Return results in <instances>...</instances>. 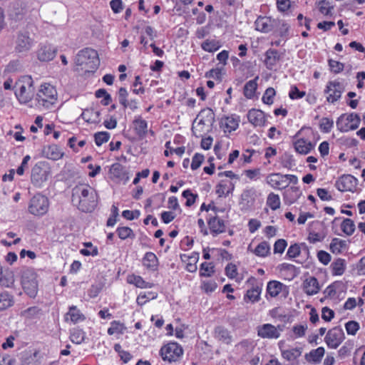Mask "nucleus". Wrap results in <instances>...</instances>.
<instances>
[{"label": "nucleus", "instance_id": "obj_1", "mask_svg": "<svg viewBox=\"0 0 365 365\" xmlns=\"http://www.w3.org/2000/svg\"><path fill=\"white\" fill-rule=\"evenodd\" d=\"M71 200L77 208L84 212L94 210L98 205V194L88 184H79L72 189Z\"/></svg>", "mask_w": 365, "mask_h": 365}, {"label": "nucleus", "instance_id": "obj_2", "mask_svg": "<svg viewBox=\"0 0 365 365\" xmlns=\"http://www.w3.org/2000/svg\"><path fill=\"white\" fill-rule=\"evenodd\" d=\"M76 63L85 72H93L100 65L98 52L91 48L80 51L76 57Z\"/></svg>", "mask_w": 365, "mask_h": 365}, {"label": "nucleus", "instance_id": "obj_3", "mask_svg": "<svg viewBox=\"0 0 365 365\" xmlns=\"http://www.w3.org/2000/svg\"><path fill=\"white\" fill-rule=\"evenodd\" d=\"M36 100L40 106L50 109L57 101V91L54 86L49 83H44L37 93Z\"/></svg>", "mask_w": 365, "mask_h": 365}, {"label": "nucleus", "instance_id": "obj_4", "mask_svg": "<svg viewBox=\"0 0 365 365\" xmlns=\"http://www.w3.org/2000/svg\"><path fill=\"white\" fill-rule=\"evenodd\" d=\"M49 208L48 198L42 194L38 193L34 195L29 200L28 211L35 216H43L47 213Z\"/></svg>", "mask_w": 365, "mask_h": 365}, {"label": "nucleus", "instance_id": "obj_5", "mask_svg": "<svg viewBox=\"0 0 365 365\" xmlns=\"http://www.w3.org/2000/svg\"><path fill=\"white\" fill-rule=\"evenodd\" d=\"M51 173L48 164L46 162L36 163L31 170V181L36 186L41 187Z\"/></svg>", "mask_w": 365, "mask_h": 365}, {"label": "nucleus", "instance_id": "obj_6", "mask_svg": "<svg viewBox=\"0 0 365 365\" xmlns=\"http://www.w3.org/2000/svg\"><path fill=\"white\" fill-rule=\"evenodd\" d=\"M183 354V349L180 345L175 342L168 343L163 346L160 351V354L164 361L173 362L178 361Z\"/></svg>", "mask_w": 365, "mask_h": 365}, {"label": "nucleus", "instance_id": "obj_7", "mask_svg": "<svg viewBox=\"0 0 365 365\" xmlns=\"http://www.w3.org/2000/svg\"><path fill=\"white\" fill-rule=\"evenodd\" d=\"M360 123V118L357 114L341 115L336 121L338 129L342 132L356 130Z\"/></svg>", "mask_w": 365, "mask_h": 365}, {"label": "nucleus", "instance_id": "obj_8", "mask_svg": "<svg viewBox=\"0 0 365 365\" xmlns=\"http://www.w3.org/2000/svg\"><path fill=\"white\" fill-rule=\"evenodd\" d=\"M38 290L37 274L32 269L24 272V292L31 298H34Z\"/></svg>", "mask_w": 365, "mask_h": 365}, {"label": "nucleus", "instance_id": "obj_9", "mask_svg": "<svg viewBox=\"0 0 365 365\" xmlns=\"http://www.w3.org/2000/svg\"><path fill=\"white\" fill-rule=\"evenodd\" d=\"M344 333L341 328L334 327L328 331L325 336V342L329 348L336 349L344 341Z\"/></svg>", "mask_w": 365, "mask_h": 365}, {"label": "nucleus", "instance_id": "obj_10", "mask_svg": "<svg viewBox=\"0 0 365 365\" xmlns=\"http://www.w3.org/2000/svg\"><path fill=\"white\" fill-rule=\"evenodd\" d=\"M257 335L263 339H278L283 330L282 326L275 327L271 324H264L257 327Z\"/></svg>", "mask_w": 365, "mask_h": 365}, {"label": "nucleus", "instance_id": "obj_11", "mask_svg": "<svg viewBox=\"0 0 365 365\" xmlns=\"http://www.w3.org/2000/svg\"><path fill=\"white\" fill-rule=\"evenodd\" d=\"M343 91L344 88L340 82L329 81L325 89V93L327 94V101L331 103L337 101L341 98Z\"/></svg>", "mask_w": 365, "mask_h": 365}, {"label": "nucleus", "instance_id": "obj_12", "mask_svg": "<svg viewBox=\"0 0 365 365\" xmlns=\"http://www.w3.org/2000/svg\"><path fill=\"white\" fill-rule=\"evenodd\" d=\"M302 130L303 128L299 130L294 135V138L297 139L295 141H294L293 144L295 150L298 153L306 155L313 149L314 145L312 143L311 141L305 140L303 138H299Z\"/></svg>", "mask_w": 365, "mask_h": 365}, {"label": "nucleus", "instance_id": "obj_13", "mask_svg": "<svg viewBox=\"0 0 365 365\" xmlns=\"http://www.w3.org/2000/svg\"><path fill=\"white\" fill-rule=\"evenodd\" d=\"M256 30L262 33L272 31L277 25V21L271 17L259 16L255 22Z\"/></svg>", "mask_w": 365, "mask_h": 365}, {"label": "nucleus", "instance_id": "obj_14", "mask_svg": "<svg viewBox=\"0 0 365 365\" xmlns=\"http://www.w3.org/2000/svg\"><path fill=\"white\" fill-rule=\"evenodd\" d=\"M267 183L274 189H284L289 185V182L281 173H272L267 177Z\"/></svg>", "mask_w": 365, "mask_h": 365}, {"label": "nucleus", "instance_id": "obj_15", "mask_svg": "<svg viewBox=\"0 0 365 365\" xmlns=\"http://www.w3.org/2000/svg\"><path fill=\"white\" fill-rule=\"evenodd\" d=\"M356 179L351 175H344L335 184L336 187L341 192L351 191L356 185Z\"/></svg>", "mask_w": 365, "mask_h": 365}, {"label": "nucleus", "instance_id": "obj_16", "mask_svg": "<svg viewBox=\"0 0 365 365\" xmlns=\"http://www.w3.org/2000/svg\"><path fill=\"white\" fill-rule=\"evenodd\" d=\"M56 48L53 46L41 45L37 51V58L41 61H49L56 56Z\"/></svg>", "mask_w": 365, "mask_h": 365}, {"label": "nucleus", "instance_id": "obj_17", "mask_svg": "<svg viewBox=\"0 0 365 365\" xmlns=\"http://www.w3.org/2000/svg\"><path fill=\"white\" fill-rule=\"evenodd\" d=\"M109 178L114 181L127 180L128 177L124 170L123 166L120 163L113 164L109 170Z\"/></svg>", "mask_w": 365, "mask_h": 365}, {"label": "nucleus", "instance_id": "obj_18", "mask_svg": "<svg viewBox=\"0 0 365 365\" xmlns=\"http://www.w3.org/2000/svg\"><path fill=\"white\" fill-rule=\"evenodd\" d=\"M128 93L125 88H120L118 90L119 103L124 108H129L132 110L138 108V101L135 99L128 100Z\"/></svg>", "mask_w": 365, "mask_h": 365}, {"label": "nucleus", "instance_id": "obj_19", "mask_svg": "<svg viewBox=\"0 0 365 365\" xmlns=\"http://www.w3.org/2000/svg\"><path fill=\"white\" fill-rule=\"evenodd\" d=\"M247 118L249 122L255 126H263L266 121L264 113L258 109L249 110Z\"/></svg>", "mask_w": 365, "mask_h": 365}, {"label": "nucleus", "instance_id": "obj_20", "mask_svg": "<svg viewBox=\"0 0 365 365\" xmlns=\"http://www.w3.org/2000/svg\"><path fill=\"white\" fill-rule=\"evenodd\" d=\"M302 287L304 292L307 295L316 294L320 289L318 280L314 277H309L305 279Z\"/></svg>", "mask_w": 365, "mask_h": 365}, {"label": "nucleus", "instance_id": "obj_21", "mask_svg": "<svg viewBox=\"0 0 365 365\" xmlns=\"http://www.w3.org/2000/svg\"><path fill=\"white\" fill-rule=\"evenodd\" d=\"M85 316L77 309L76 306L69 307L68 312L66 314L65 320L68 322L70 320L73 324L84 321Z\"/></svg>", "mask_w": 365, "mask_h": 365}, {"label": "nucleus", "instance_id": "obj_22", "mask_svg": "<svg viewBox=\"0 0 365 365\" xmlns=\"http://www.w3.org/2000/svg\"><path fill=\"white\" fill-rule=\"evenodd\" d=\"M210 231L215 235L222 233L225 231V225L223 220L215 216L208 221Z\"/></svg>", "mask_w": 365, "mask_h": 365}, {"label": "nucleus", "instance_id": "obj_23", "mask_svg": "<svg viewBox=\"0 0 365 365\" xmlns=\"http://www.w3.org/2000/svg\"><path fill=\"white\" fill-rule=\"evenodd\" d=\"M133 124L135 133L138 135V137L144 138L147 135V122L145 120H143L140 116L136 117L133 120Z\"/></svg>", "mask_w": 365, "mask_h": 365}, {"label": "nucleus", "instance_id": "obj_24", "mask_svg": "<svg viewBox=\"0 0 365 365\" xmlns=\"http://www.w3.org/2000/svg\"><path fill=\"white\" fill-rule=\"evenodd\" d=\"M265 65L267 68L269 70L272 69L273 67L277 64V63L279 61V55L278 51L275 49H269L265 53Z\"/></svg>", "mask_w": 365, "mask_h": 365}, {"label": "nucleus", "instance_id": "obj_25", "mask_svg": "<svg viewBox=\"0 0 365 365\" xmlns=\"http://www.w3.org/2000/svg\"><path fill=\"white\" fill-rule=\"evenodd\" d=\"M43 152L48 158L53 160H59L63 155V153L56 145H49L44 149Z\"/></svg>", "mask_w": 365, "mask_h": 365}, {"label": "nucleus", "instance_id": "obj_26", "mask_svg": "<svg viewBox=\"0 0 365 365\" xmlns=\"http://www.w3.org/2000/svg\"><path fill=\"white\" fill-rule=\"evenodd\" d=\"M100 111L93 108L86 109L81 114V117L88 123H96L100 121Z\"/></svg>", "mask_w": 365, "mask_h": 365}, {"label": "nucleus", "instance_id": "obj_27", "mask_svg": "<svg viewBox=\"0 0 365 365\" xmlns=\"http://www.w3.org/2000/svg\"><path fill=\"white\" fill-rule=\"evenodd\" d=\"M205 127V120L200 118V115H197V117L193 121L192 126V132L196 137H201L206 130Z\"/></svg>", "mask_w": 365, "mask_h": 365}, {"label": "nucleus", "instance_id": "obj_28", "mask_svg": "<svg viewBox=\"0 0 365 365\" xmlns=\"http://www.w3.org/2000/svg\"><path fill=\"white\" fill-rule=\"evenodd\" d=\"M325 350L324 347H318L316 349L312 350L309 354H305V359L308 361H313L314 363H319L321 361L322 357L324 355Z\"/></svg>", "mask_w": 365, "mask_h": 365}, {"label": "nucleus", "instance_id": "obj_29", "mask_svg": "<svg viewBox=\"0 0 365 365\" xmlns=\"http://www.w3.org/2000/svg\"><path fill=\"white\" fill-rule=\"evenodd\" d=\"M333 275H341L346 269V262L344 259L338 258L331 263Z\"/></svg>", "mask_w": 365, "mask_h": 365}, {"label": "nucleus", "instance_id": "obj_30", "mask_svg": "<svg viewBox=\"0 0 365 365\" xmlns=\"http://www.w3.org/2000/svg\"><path fill=\"white\" fill-rule=\"evenodd\" d=\"M215 334L217 337L222 342L229 344L232 341V336L230 331L221 327L216 328Z\"/></svg>", "mask_w": 365, "mask_h": 365}, {"label": "nucleus", "instance_id": "obj_31", "mask_svg": "<svg viewBox=\"0 0 365 365\" xmlns=\"http://www.w3.org/2000/svg\"><path fill=\"white\" fill-rule=\"evenodd\" d=\"M127 282L129 284H133L135 285L137 287L140 288H146L151 287L150 285V283L144 281L141 277L135 274L129 275L127 278Z\"/></svg>", "mask_w": 365, "mask_h": 365}, {"label": "nucleus", "instance_id": "obj_32", "mask_svg": "<svg viewBox=\"0 0 365 365\" xmlns=\"http://www.w3.org/2000/svg\"><path fill=\"white\" fill-rule=\"evenodd\" d=\"M143 265L149 269H153L157 266L158 258L153 252H147L143 259Z\"/></svg>", "mask_w": 365, "mask_h": 365}, {"label": "nucleus", "instance_id": "obj_33", "mask_svg": "<svg viewBox=\"0 0 365 365\" xmlns=\"http://www.w3.org/2000/svg\"><path fill=\"white\" fill-rule=\"evenodd\" d=\"M283 284L277 281H271L268 283L267 290L271 297H277L282 291Z\"/></svg>", "mask_w": 365, "mask_h": 365}, {"label": "nucleus", "instance_id": "obj_34", "mask_svg": "<svg viewBox=\"0 0 365 365\" xmlns=\"http://www.w3.org/2000/svg\"><path fill=\"white\" fill-rule=\"evenodd\" d=\"M346 247V242L339 238H334L330 244V250L333 253H340Z\"/></svg>", "mask_w": 365, "mask_h": 365}, {"label": "nucleus", "instance_id": "obj_35", "mask_svg": "<svg viewBox=\"0 0 365 365\" xmlns=\"http://www.w3.org/2000/svg\"><path fill=\"white\" fill-rule=\"evenodd\" d=\"M257 88L256 79L250 80L244 86V95L247 98H251L254 96L255 91Z\"/></svg>", "mask_w": 365, "mask_h": 365}, {"label": "nucleus", "instance_id": "obj_36", "mask_svg": "<svg viewBox=\"0 0 365 365\" xmlns=\"http://www.w3.org/2000/svg\"><path fill=\"white\" fill-rule=\"evenodd\" d=\"M341 229L346 235H351L355 231V225L354 221L349 218L344 219L341 222Z\"/></svg>", "mask_w": 365, "mask_h": 365}, {"label": "nucleus", "instance_id": "obj_37", "mask_svg": "<svg viewBox=\"0 0 365 365\" xmlns=\"http://www.w3.org/2000/svg\"><path fill=\"white\" fill-rule=\"evenodd\" d=\"M302 354L301 349L295 348L289 350L282 351V356L287 361H294L300 356Z\"/></svg>", "mask_w": 365, "mask_h": 365}, {"label": "nucleus", "instance_id": "obj_38", "mask_svg": "<svg viewBox=\"0 0 365 365\" xmlns=\"http://www.w3.org/2000/svg\"><path fill=\"white\" fill-rule=\"evenodd\" d=\"M270 250L269 245L267 242H262L255 248L254 253L259 257H266Z\"/></svg>", "mask_w": 365, "mask_h": 365}, {"label": "nucleus", "instance_id": "obj_39", "mask_svg": "<svg viewBox=\"0 0 365 365\" xmlns=\"http://www.w3.org/2000/svg\"><path fill=\"white\" fill-rule=\"evenodd\" d=\"M267 204L272 210L279 208L281 204L279 196L273 192L270 193L267 197Z\"/></svg>", "mask_w": 365, "mask_h": 365}, {"label": "nucleus", "instance_id": "obj_40", "mask_svg": "<svg viewBox=\"0 0 365 365\" xmlns=\"http://www.w3.org/2000/svg\"><path fill=\"white\" fill-rule=\"evenodd\" d=\"M70 339L73 343L80 344L85 339V333L82 329H74L71 333Z\"/></svg>", "mask_w": 365, "mask_h": 365}, {"label": "nucleus", "instance_id": "obj_41", "mask_svg": "<svg viewBox=\"0 0 365 365\" xmlns=\"http://www.w3.org/2000/svg\"><path fill=\"white\" fill-rule=\"evenodd\" d=\"M215 272L214 266L210 262H203L200 265V274L201 277H210Z\"/></svg>", "mask_w": 365, "mask_h": 365}, {"label": "nucleus", "instance_id": "obj_42", "mask_svg": "<svg viewBox=\"0 0 365 365\" xmlns=\"http://www.w3.org/2000/svg\"><path fill=\"white\" fill-rule=\"evenodd\" d=\"M222 124L229 132L235 130L238 127V120L233 116L226 117L222 120Z\"/></svg>", "mask_w": 365, "mask_h": 365}, {"label": "nucleus", "instance_id": "obj_43", "mask_svg": "<svg viewBox=\"0 0 365 365\" xmlns=\"http://www.w3.org/2000/svg\"><path fill=\"white\" fill-rule=\"evenodd\" d=\"M261 290L259 287H255L251 289L247 290L245 296V301H250L252 302H255L259 300Z\"/></svg>", "mask_w": 365, "mask_h": 365}, {"label": "nucleus", "instance_id": "obj_44", "mask_svg": "<svg viewBox=\"0 0 365 365\" xmlns=\"http://www.w3.org/2000/svg\"><path fill=\"white\" fill-rule=\"evenodd\" d=\"M220 47V45L219 44V43L217 41H205V42H203L202 43V48L203 50H205V51H208V52H214L215 51H217V49H219V48Z\"/></svg>", "mask_w": 365, "mask_h": 365}, {"label": "nucleus", "instance_id": "obj_45", "mask_svg": "<svg viewBox=\"0 0 365 365\" xmlns=\"http://www.w3.org/2000/svg\"><path fill=\"white\" fill-rule=\"evenodd\" d=\"M117 233L121 240H125L133 236V230L128 227H118L117 229Z\"/></svg>", "mask_w": 365, "mask_h": 365}, {"label": "nucleus", "instance_id": "obj_46", "mask_svg": "<svg viewBox=\"0 0 365 365\" xmlns=\"http://www.w3.org/2000/svg\"><path fill=\"white\" fill-rule=\"evenodd\" d=\"M275 90L273 88H268L263 96H262V101L267 104V105H271L273 103V97L275 96Z\"/></svg>", "mask_w": 365, "mask_h": 365}, {"label": "nucleus", "instance_id": "obj_47", "mask_svg": "<svg viewBox=\"0 0 365 365\" xmlns=\"http://www.w3.org/2000/svg\"><path fill=\"white\" fill-rule=\"evenodd\" d=\"M95 142L98 146L101 145L103 143L108 141L110 135L107 132H98L95 134Z\"/></svg>", "mask_w": 365, "mask_h": 365}, {"label": "nucleus", "instance_id": "obj_48", "mask_svg": "<svg viewBox=\"0 0 365 365\" xmlns=\"http://www.w3.org/2000/svg\"><path fill=\"white\" fill-rule=\"evenodd\" d=\"M301 253L300 245L295 243L292 245L287 250V256L289 258H295L298 257Z\"/></svg>", "mask_w": 365, "mask_h": 365}, {"label": "nucleus", "instance_id": "obj_49", "mask_svg": "<svg viewBox=\"0 0 365 365\" xmlns=\"http://www.w3.org/2000/svg\"><path fill=\"white\" fill-rule=\"evenodd\" d=\"M334 125V122L332 120L328 118H323L320 122V128L324 133L330 132Z\"/></svg>", "mask_w": 365, "mask_h": 365}, {"label": "nucleus", "instance_id": "obj_50", "mask_svg": "<svg viewBox=\"0 0 365 365\" xmlns=\"http://www.w3.org/2000/svg\"><path fill=\"white\" fill-rule=\"evenodd\" d=\"M345 328L348 334L355 335L359 329V324L355 321H349L346 323Z\"/></svg>", "mask_w": 365, "mask_h": 365}, {"label": "nucleus", "instance_id": "obj_51", "mask_svg": "<svg viewBox=\"0 0 365 365\" xmlns=\"http://www.w3.org/2000/svg\"><path fill=\"white\" fill-rule=\"evenodd\" d=\"M11 306V300L9 294L6 293L0 294V311L4 310Z\"/></svg>", "mask_w": 365, "mask_h": 365}, {"label": "nucleus", "instance_id": "obj_52", "mask_svg": "<svg viewBox=\"0 0 365 365\" xmlns=\"http://www.w3.org/2000/svg\"><path fill=\"white\" fill-rule=\"evenodd\" d=\"M198 259L197 254L188 257L189 262L186 264V269L190 272H195L197 270L196 262Z\"/></svg>", "mask_w": 365, "mask_h": 365}, {"label": "nucleus", "instance_id": "obj_53", "mask_svg": "<svg viewBox=\"0 0 365 365\" xmlns=\"http://www.w3.org/2000/svg\"><path fill=\"white\" fill-rule=\"evenodd\" d=\"M133 93L135 94H143L145 92L144 88L142 86V82L139 76H135V81L133 84Z\"/></svg>", "mask_w": 365, "mask_h": 365}, {"label": "nucleus", "instance_id": "obj_54", "mask_svg": "<svg viewBox=\"0 0 365 365\" xmlns=\"http://www.w3.org/2000/svg\"><path fill=\"white\" fill-rule=\"evenodd\" d=\"M255 195V190L254 188H250L244 190L241 195V197L242 200H245L247 202H250V201H254Z\"/></svg>", "mask_w": 365, "mask_h": 365}, {"label": "nucleus", "instance_id": "obj_55", "mask_svg": "<svg viewBox=\"0 0 365 365\" xmlns=\"http://www.w3.org/2000/svg\"><path fill=\"white\" fill-rule=\"evenodd\" d=\"M306 95L304 91H300L296 86H293L289 93V96L291 99H299Z\"/></svg>", "mask_w": 365, "mask_h": 365}, {"label": "nucleus", "instance_id": "obj_56", "mask_svg": "<svg viewBox=\"0 0 365 365\" xmlns=\"http://www.w3.org/2000/svg\"><path fill=\"white\" fill-rule=\"evenodd\" d=\"M41 314V309L37 307H30L24 312V317L28 319H35Z\"/></svg>", "mask_w": 365, "mask_h": 365}, {"label": "nucleus", "instance_id": "obj_57", "mask_svg": "<svg viewBox=\"0 0 365 365\" xmlns=\"http://www.w3.org/2000/svg\"><path fill=\"white\" fill-rule=\"evenodd\" d=\"M287 245V241L284 239L277 240L274 245V253H283Z\"/></svg>", "mask_w": 365, "mask_h": 365}, {"label": "nucleus", "instance_id": "obj_58", "mask_svg": "<svg viewBox=\"0 0 365 365\" xmlns=\"http://www.w3.org/2000/svg\"><path fill=\"white\" fill-rule=\"evenodd\" d=\"M329 66L331 71L335 73L342 71L344 67L342 63L331 59L329 60Z\"/></svg>", "mask_w": 365, "mask_h": 365}, {"label": "nucleus", "instance_id": "obj_59", "mask_svg": "<svg viewBox=\"0 0 365 365\" xmlns=\"http://www.w3.org/2000/svg\"><path fill=\"white\" fill-rule=\"evenodd\" d=\"M319 9L322 14L328 15L330 14L331 10L333 9V7L330 6L329 2L323 0L319 3Z\"/></svg>", "mask_w": 365, "mask_h": 365}, {"label": "nucleus", "instance_id": "obj_60", "mask_svg": "<svg viewBox=\"0 0 365 365\" xmlns=\"http://www.w3.org/2000/svg\"><path fill=\"white\" fill-rule=\"evenodd\" d=\"M182 196L187 199V201L185 202L186 206H191L192 205L196 200L197 195H194L191 192L190 190H186L183 191Z\"/></svg>", "mask_w": 365, "mask_h": 365}, {"label": "nucleus", "instance_id": "obj_61", "mask_svg": "<svg viewBox=\"0 0 365 365\" xmlns=\"http://www.w3.org/2000/svg\"><path fill=\"white\" fill-rule=\"evenodd\" d=\"M203 160L204 156L201 154L196 153L192 158L191 168L192 170H197L198 168L200 167Z\"/></svg>", "mask_w": 365, "mask_h": 365}, {"label": "nucleus", "instance_id": "obj_62", "mask_svg": "<svg viewBox=\"0 0 365 365\" xmlns=\"http://www.w3.org/2000/svg\"><path fill=\"white\" fill-rule=\"evenodd\" d=\"M225 273H226V275L229 278H230V279L235 278L237 275L236 265L232 263L228 264L225 267Z\"/></svg>", "mask_w": 365, "mask_h": 365}, {"label": "nucleus", "instance_id": "obj_63", "mask_svg": "<svg viewBox=\"0 0 365 365\" xmlns=\"http://www.w3.org/2000/svg\"><path fill=\"white\" fill-rule=\"evenodd\" d=\"M307 329V325H295L292 328V331L296 337H302L305 335L306 330Z\"/></svg>", "mask_w": 365, "mask_h": 365}, {"label": "nucleus", "instance_id": "obj_64", "mask_svg": "<svg viewBox=\"0 0 365 365\" xmlns=\"http://www.w3.org/2000/svg\"><path fill=\"white\" fill-rule=\"evenodd\" d=\"M334 317V312L333 310L325 307L322 310V317L326 322H330Z\"/></svg>", "mask_w": 365, "mask_h": 365}]
</instances>
